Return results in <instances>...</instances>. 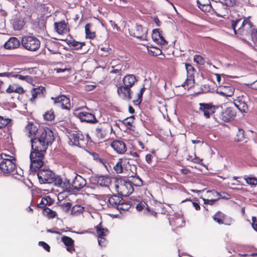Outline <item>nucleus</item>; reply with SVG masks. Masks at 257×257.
Segmentation results:
<instances>
[{
  "mask_svg": "<svg viewBox=\"0 0 257 257\" xmlns=\"http://www.w3.org/2000/svg\"><path fill=\"white\" fill-rule=\"evenodd\" d=\"M39 132L37 137L31 139L32 149L46 152L54 140L53 132L49 128H39Z\"/></svg>",
  "mask_w": 257,
  "mask_h": 257,
  "instance_id": "obj_1",
  "label": "nucleus"
},
{
  "mask_svg": "<svg viewBox=\"0 0 257 257\" xmlns=\"http://www.w3.org/2000/svg\"><path fill=\"white\" fill-rule=\"evenodd\" d=\"M2 161L0 163L1 171L6 174H10L17 179H20L23 175V171L15 164V158L5 154H0Z\"/></svg>",
  "mask_w": 257,
  "mask_h": 257,
  "instance_id": "obj_2",
  "label": "nucleus"
},
{
  "mask_svg": "<svg viewBox=\"0 0 257 257\" xmlns=\"http://www.w3.org/2000/svg\"><path fill=\"white\" fill-rule=\"evenodd\" d=\"M39 181L41 184L53 183L59 187H66L68 185V182H62V178L56 175L52 170L48 168H43L39 170L37 173Z\"/></svg>",
  "mask_w": 257,
  "mask_h": 257,
  "instance_id": "obj_3",
  "label": "nucleus"
},
{
  "mask_svg": "<svg viewBox=\"0 0 257 257\" xmlns=\"http://www.w3.org/2000/svg\"><path fill=\"white\" fill-rule=\"evenodd\" d=\"M231 27L235 34H236L237 31L238 33L244 36L251 37L254 32L252 25L248 20H244L243 21L241 19L232 20Z\"/></svg>",
  "mask_w": 257,
  "mask_h": 257,
  "instance_id": "obj_4",
  "label": "nucleus"
},
{
  "mask_svg": "<svg viewBox=\"0 0 257 257\" xmlns=\"http://www.w3.org/2000/svg\"><path fill=\"white\" fill-rule=\"evenodd\" d=\"M33 151L30 155V168L32 171H38L44 164V153L45 152H41L36 149H32Z\"/></svg>",
  "mask_w": 257,
  "mask_h": 257,
  "instance_id": "obj_5",
  "label": "nucleus"
},
{
  "mask_svg": "<svg viewBox=\"0 0 257 257\" xmlns=\"http://www.w3.org/2000/svg\"><path fill=\"white\" fill-rule=\"evenodd\" d=\"M115 188L119 195L124 196H129L134 191L132 182L124 179L117 180L115 184Z\"/></svg>",
  "mask_w": 257,
  "mask_h": 257,
  "instance_id": "obj_6",
  "label": "nucleus"
},
{
  "mask_svg": "<svg viewBox=\"0 0 257 257\" xmlns=\"http://www.w3.org/2000/svg\"><path fill=\"white\" fill-rule=\"evenodd\" d=\"M70 144L81 148H84L87 145L88 139L80 131L74 132L69 136Z\"/></svg>",
  "mask_w": 257,
  "mask_h": 257,
  "instance_id": "obj_7",
  "label": "nucleus"
},
{
  "mask_svg": "<svg viewBox=\"0 0 257 257\" xmlns=\"http://www.w3.org/2000/svg\"><path fill=\"white\" fill-rule=\"evenodd\" d=\"M22 44L27 50L30 51H36L40 47L41 43L40 40L33 36H25L22 38Z\"/></svg>",
  "mask_w": 257,
  "mask_h": 257,
  "instance_id": "obj_8",
  "label": "nucleus"
},
{
  "mask_svg": "<svg viewBox=\"0 0 257 257\" xmlns=\"http://www.w3.org/2000/svg\"><path fill=\"white\" fill-rule=\"evenodd\" d=\"M65 181L68 182V185L66 187H61L64 190H69L73 189L76 191H79L86 185V180L81 176L76 175L72 183L70 182L69 180L66 178L62 179V182H65Z\"/></svg>",
  "mask_w": 257,
  "mask_h": 257,
  "instance_id": "obj_9",
  "label": "nucleus"
},
{
  "mask_svg": "<svg viewBox=\"0 0 257 257\" xmlns=\"http://www.w3.org/2000/svg\"><path fill=\"white\" fill-rule=\"evenodd\" d=\"M110 128L112 130L107 123L101 122L93 126L92 132L98 140H104L106 138Z\"/></svg>",
  "mask_w": 257,
  "mask_h": 257,
  "instance_id": "obj_10",
  "label": "nucleus"
},
{
  "mask_svg": "<svg viewBox=\"0 0 257 257\" xmlns=\"http://www.w3.org/2000/svg\"><path fill=\"white\" fill-rule=\"evenodd\" d=\"M121 197L116 195H113L108 198L107 205L109 207L116 208L118 210H127L129 208V204H126L127 207H123V204L121 203Z\"/></svg>",
  "mask_w": 257,
  "mask_h": 257,
  "instance_id": "obj_11",
  "label": "nucleus"
},
{
  "mask_svg": "<svg viewBox=\"0 0 257 257\" xmlns=\"http://www.w3.org/2000/svg\"><path fill=\"white\" fill-rule=\"evenodd\" d=\"M75 115L81 122L94 123L98 121L94 114L87 111H83L76 112Z\"/></svg>",
  "mask_w": 257,
  "mask_h": 257,
  "instance_id": "obj_12",
  "label": "nucleus"
},
{
  "mask_svg": "<svg viewBox=\"0 0 257 257\" xmlns=\"http://www.w3.org/2000/svg\"><path fill=\"white\" fill-rule=\"evenodd\" d=\"M248 96L246 94L238 96L234 100L233 104L241 112H245L248 109L247 100Z\"/></svg>",
  "mask_w": 257,
  "mask_h": 257,
  "instance_id": "obj_13",
  "label": "nucleus"
},
{
  "mask_svg": "<svg viewBox=\"0 0 257 257\" xmlns=\"http://www.w3.org/2000/svg\"><path fill=\"white\" fill-rule=\"evenodd\" d=\"M54 100L55 104L58 106L61 107L62 109H69L70 108V100L68 97L65 95H60L57 97H51Z\"/></svg>",
  "mask_w": 257,
  "mask_h": 257,
  "instance_id": "obj_14",
  "label": "nucleus"
},
{
  "mask_svg": "<svg viewBox=\"0 0 257 257\" xmlns=\"http://www.w3.org/2000/svg\"><path fill=\"white\" fill-rule=\"evenodd\" d=\"M222 4V8L224 9V12L221 13H219L215 11L214 13L215 15L219 17L224 18L228 13V9L227 7H234L237 4V0H221L220 1Z\"/></svg>",
  "mask_w": 257,
  "mask_h": 257,
  "instance_id": "obj_15",
  "label": "nucleus"
},
{
  "mask_svg": "<svg viewBox=\"0 0 257 257\" xmlns=\"http://www.w3.org/2000/svg\"><path fill=\"white\" fill-rule=\"evenodd\" d=\"M117 92L119 96L125 100H130L132 98L131 88L124 85L117 86Z\"/></svg>",
  "mask_w": 257,
  "mask_h": 257,
  "instance_id": "obj_16",
  "label": "nucleus"
},
{
  "mask_svg": "<svg viewBox=\"0 0 257 257\" xmlns=\"http://www.w3.org/2000/svg\"><path fill=\"white\" fill-rule=\"evenodd\" d=\"M200 110L203 112L204 116L208 118L215 112V106L210 103H200Z\"/></svg>",
  "mask_w": 257,
  "mask_h": 257,
  "instance_id": "obj_17",
  "label": "nucleus"
},
{
  "mask_svg": "<svg viewBox=\"0 0 257 257\" xmlns=\"http://www.w3.org/2000/svg\"><path fill=\"white\" fill-rule=\"evenodd\" d=\"M147 30L146 28L137 24L134 30L133 36L141 40H144L147 37Z\"/></svg>",
  "mask_w": 257,
  "mask_h": 257,
  "instance_id": "obj_18",
  "label": "nucleus"
},
{
  "mask_svg": "<svg viewBox=\"0 0 257 257\" xmlns=\"http://www.w3.org/2000/svg\"><path fill=\"white\" fill-rule=\"evenodd\" d=\"M129 166L128 162L126 159H120L113 168L116 173L119 174L122 173L124 170H126Z\"/></svg>",
  "mask_w": 257,
  "mask_h": 257,
  "instance_id": "obj_19",
  "label": "nucleus"
},
{
  "mask_svg": "<svg viewBox=\"0 0 257 257\" xmlns=\"http://www.w3.org/2000/svg\"><path fill=\"white\" fill-rule=\"evenodd\" d=\"M216 91L222 96L230 97L234 93V88L231 85H224L219 86Z\"/></svg>",
  "mask_w": 257,
  "mask_h": 257,
  "instance_id": "obj_20",
  "label": "nucleus"
},
{
  "mask_svg": "<svg viewBox=\"0 0 257 257\" xmlns=\"http://www.w3.org/2000/svg\"><path fill=\"white\" fill-rule=\"evenodd\" d=\"M111 146L118 154H124L126 151L125 144L121 141H114L111 144Z\"/></svg>",
  "mask_w": 257,
  "mask_h": 257,
  "instance_id": "obj_21",
  "label": "nucleus"
},
{
  "mask_svg": "<svg viewBox=\"0 0 257 257\" xmlns=\"http://www.w3.org/2000/svg\"><path fill=\"white\" fill-rule=\"evenodd\" d=\"M235 116V113L231 107H228L221 114V118L225 122L233 119Z\"/></svg>",
  "mask_w": 257,
  "mask_h": 257,
  "instance_id": "obj_22",
  "label": "nucleus"
},
{
  "mask_svg": "<svg viewBox=\"0 0 257 257\" xmlns=\"http://www.w3.org/2000/svg\"><path fill=\"white\" fill-rule=\"evenodd\" d=\"M26 130L28 133V136L31 138H36L39 134V129L38 128L37 126L33 123H29L26 127Z\"/></svg>",
  "mask_w": 257,
  "mask_h": 257,
  "instance_id": "obj_23",
  "label": "nucleus"
},
{
  "mask_svg": "<svg viewBox=\"0 0 257 257\" xmlns=\"http://www.w3.org/2000/svg\"><path fill=\"white\" fill-rule=\"evenodd\" d=\"M137 81V78L134 74H127L122 78L123 85L130 88L132 87Z\"/></svg>",
  "mask_w": 257,
  "mask_h": 257,
  "instance_id": "obj_24",
  "label": "nucleus"
},
{
  "mask_svg": "<svg viewBox=\"0 0 257 257\" xmlns=\"http://www.w3.org/2000/svg\"><path fill=\"white\" fill-rule=\"evenodd\" d=\"M20 45V41L17 38L11 37L5 43L4 46L7 49H12L18 48Z\"/></svg>",
  "mask_w": 257,
  "mask_h": 257,
  "instance_id": "obj_25",
  "label": "nucleus"
},
{
  "mask_svg": "<svg viewBox=\"0 0 257 257\" xmlns=\"http://www.w3.org/2000/svg\"><path fill=\"white\" fill-rule=\"evenodd\" d=\"M185 67L187 74V82L190 81L191 83L189 85H191L193 83H194V77L195 69L191 64L187 63L185 64Z\"/></svg>",
  "mask_w": 257,
  "mask_h": 257,
  "instance_id": "obj_26",
  "label": "nucleus"
},
{
  "mask_svg": "<svg viewBox=\"0 0 257 257\" xmlns=\"http://www.w3.org/2000/svg\"><path fill=\"white\" fill-rule=\"evenodd\" d=\"M209 0H197V4L199 9L204 12L210 11L212 7L209 4Z\"/></svg>",
  "mask_w": 257,
  "mask_h": 257,
  "instance_id": "obj_27",
  "label": "nucleus"
},
{
  "mask_svg": "<svg viewBox=\"0 0 257 257\" xmlns=\"http://www.w3.org/2000/svg\"><path fill=\"white\" fill-rule=\"evenodd\" d=\"M6 92L8 93H17L18 94H23L25 91L24 88L17 84H12L9 86L6 89Z\"/></svg>",
  "mask_w": 257,
  "mask_h": 257,
  "instance_id": "obj_28",
  "label": "nucleus"
},
{
  "mask_svg": "<svg viewBox=\"0 0 257 257\" xmlns=\"http://www.w3.org/2000/svg\"><path fill=\"white\" fill-rule=\"evenodd\" d=\"M62 241L64 244L67 246V250L70 252L74 251V240L70 237L63 236L62 237Z\"/></svg>",
  "mask_w": 257,
  "mask_h": 257,
  "instance_id": "obj_29",
  "label": "nucleus"
},
{
  "mask_svg": "<svg viewBox=\"0 0 257 257\" xmlns=\"http://www.w3.org/2000/svg\"><path fill=\"white\" fill-rule=\"evenodd\" d=\"M96 181L100 186L108 187L111 183V179L109 176H100L96 178Z\"/></svg>",
  "mask_w": 257,
  "mask_h": 257,
  "instance_id": "obj_30",
  "label": "nucleus"
},
{
  "mask_svg": "<svg viewBox=\"0 0 257 257\" xmlns=\"http://www.w3.org/2000/svg\"><path fill=\"white\" fill-rule=\"evenodd\" d=\"M152 38L155 41L161 45H165L167 43L159 30L156 29L153 30Z\"/></svg>",
  "mask_w": 257,
  "mask_h": 257,
  "instance_id": "obj_31",
  "label": "nucleus"
},
{
  "mask_svg": "<svg viewBox=\"0 0 257 257\" xmlns=\"http://www.w3.org/2000/svg\"><path fill=\"white\" fill-rule=\"evenodd\" d=\"M55 29L59 34H63L67 32V26L64 21L59 23H55Z\"/></svg>",
  "mask_w": 257,
  "mask_h": 257,
  "instance_id": "obj_32",
  "label": "nucleus"
},
{
  "mask_svg": "<svg viewBox=\"0 0 257 257\" xmlns=\"http://www.w3.org/2000/svg\"><path fill=\"white\" fill-rule=\"evenodd\" d=\"M98 237H105L108 233L107 228L104 227L101 223H99L95 227Z\"/></svg>",
  "mask_w": 257,
  "mask_h": 257,
  "instance_id": "obj_33",
  "label": "nucleus"
},
{
  "mask_svg": "<svg viewBox=\"0 0 257 257\" xmlns=\"http://www.w3.org/2000/svg\"><path fill=\"white\" fill-rule=\"evenodd\" d=\"M44 90H45V88L43 87L33 88L31 91L32 97L30 99V101H33L38 96L42 95Z\"/></svg>",
  "mask_w": 257,
  "mask_h": 257,
  "instance_id": "obj_34",
  "label": "nucleus"
},
{
  "mask_svg": "<svg viewBox=\"0 0 257 257\" xmlns=\"http://www.w3.org/2000/svg\"><path fill=\"white\" fill-rule=\"evenodd\" d=\"M0 76H6V77H16L18 78L19 79L22 80H25L26 78V76H23L22 75L17 74L13 72H4L0 73Z\"/></svg>",
  "mask_w": 257,
  "mask_h": 257,
  "instance_id": "obj_35",
  "label": "nucleus"
},
{
  "mask_svg": "<svg viewBox=\"0 0 257 257\" xmlns=\"http://www.w3.org/2000/svg\"><path fill=\"white\" fill-rule=\"evenodd\" d=\"M92 24L88 23L85 26V31L86 38L92 39L95 37V33L91 30Z\"/></svg>",
  "mask_w": 257,
  "mask_h": 257,
  "instance_id": "obj_36",
  "label": "nucleus"
},
{
  "mask_svg": "<svg viewBox=\"0 0 257 257\" xmlns=\"http://www.w3.org/2000/svg\"><path fill=\"white\" fill-rule=\"evenodd\" d=\"M52 204V201L50 198L43 197L40 203L38 204V207L39 208H44L45 207H46V205H50Z\"/></svg>",
  "mask_w": 257,
  "mask_h": 257,
  "instance_id": "obj_37",
  "label": "nucleus"
},
{
  "mask_svg": "<svg viewBox=\"0 0 257 257\" xmlns=\"http://www.w3.org/2000/svg\"><path fill=\"white\" fill-rule=\"evenodd\" d=\"M43 213L49 218H55L57 215V213L52 210L48 207H45L43 209Z\"/></svg>",
  "mask_w": 257,
  "mask_h": 257,
  "instance_id": "obj_38",
  "label": "nucleus"
},
{
  "mask_svg": "<svg viewBox=\"0 0 257 257\" xmlns=\"http://www.w3.org/2000/svg\"><path fill=\"white\" fill-rule=\"evenodd\" d=\"M43 117L44 119L48 121H52L55 118V114L54 111L51 109L49 110H47L45 113L43 114Z\"/></svg>",
  "mask_w": 257,
  "mask_h": 257,
  "instance_id": "obj_39",
  "label": "nucleus"
},
{
  "mask_svg": "<svg viewBox=\"0 0 257 257\" xmlns=\"http://www.w3.org/2000/svg\"><path fill=\"white\" fill-rule=\"evenodd\" d=\"M24 25V21L20 19H16L13 23L14 28L16 30H20Z\"/></svg>",
  "mask_w": 257,
  "mask_h": 257,
  "instance_id": "obj_40",
  "label": "nucleus"
},
{
  "mask_svg": "<svg viewBox=\"0 0 257 257\" xmlns=\"http://www.w3.org/2000/svg\"><path fill=\"white\" fill-rule=\"evenodd\" d=\"M224 214L221 212L216 213L213 216L214 220L219 224H223Z\"/></svg>",
  "mask_w": 257,
  "mask_h": 257,
  "instance_id": "obj_41",
  "label": "nucleus"
},
{
  "mask_svg": "<svg viewBox=\"0 0 257 257\" xmlns=\"http://www.w3.org/2000/svg\"><path fill=\"white\" fill-rule=\"evenodd\" d=\"M244 179L246 183L251 186H255L257 185V178L252 177L244 176Z\"/></svg>",
  "mask_w": 257,
  "mask_h": 257,
  "instance_id": "obj_42",
  "label": "nucleus"
},
{
  "mask_svg": "<svg viewBox=\"0 0 257 257\" xmlns=\"http://www.w3.org/2000/svg\"><path fill=\"white\" fill-rule=\"evenodd\" d=\"M244 138V134L243 130L241 128H238V132L236 133V137L235 138V141H242Z\"/></svg>",
  "mask_w": 257,
  "mask_h": 257,
  "instance_id": "obj_43",
  "label": "nucleus"
},
{
  "mask_svg": "<svg viewBox=\"0 0 257 257\" xmlns=\"http://www.w3.org/2000/svg\"><path fill=\"white\" fill-rule=\"evenodd\" d=\"M134 117L133 116L130 117H127L123 119L122 121V123L126 126L128 128L132 126V124L134 122Z\"/></svg>",
  "mask_w": 257,
  "mask_h": 257,
  "instance_id": "obj_44",
  "label": "nucleus"
},
{
  "mask_svg": "<svg viewBox=\"0 0 257 257\" xmlns=\"http://www.w3.org/2000/svg\"><path fill=\"white\" fill-rule=\"evenodd\" d=\"M121 67L122 66L121 65H116L115 67L112 66V69L110 71V73L120 75Z\"/></svg>",
  "mask_w": 257,
  "mask_h": 257,
  "instance_id": "obj_45",
  "label": "nucleus"
},
{
  "mask_svg": "<svg viewBox=\"0 0 257 257\" xmlns=\"http://www.w3.org/2000/svg\"><path fill=\"white\" fill-rule=\"evenodd\" d=\"M11 120L9 118H5L0 116V128H3L8 125Z\"/></svg>",
  "mask_w": 257,
  "mask_h": 257,
  "instance_id": "obj_46",
  "label": "nucleus"
},
{
  "mask_svg": "<svg viewBox=\"0 0 257 257\" xmlns=\"http://www.w3.org/2000/svg\"><path fill=\"white\" fill-rule=\"evenodd\" d=\"M133 186H141L143 185V181L139 177H136L133 178Z\"/></svg>",
  "mask_w": 257,
  "mask_h": 257,
  "instance_id": "obj_47",
  "label": "nucleus"
},
{
  "mask_svg": "<svg viewBox=\"0 0 257 257\" xmlns=\"http://www.w3.org/2000/svg\"><path fill=\"white\" fill-rule=\"evenodd\" d=\"M98 242L99 246L104 247L107 244V240L104 237H98Z\"/></svg>",
  "mask_w": 257,
  "mask_h": 257,
  "instance_id": "obj_48",
  "label": "nucleus"
},
{
  "mask_svg": "<svg viewBox=\"0 0 257 257\" xmlns=\"http://www.w3.org/2000/svg\"><path fill=\"white\" fill-rule=\"evenodd\" d=\"M100 50L104 52L101 55L103 56H106L112 52V50L109 47H101Z\"/></svg>",
  "mask_w": 257,
  "mask_h": 257,
  "instance_id": "obj_49",
  "label": "nucleus"
},
{
  "mask_svg": "<svg viewBox=\"0 0 257 257\" xmlns=\"http://www.w3.org/2000/svg\"><path fill=\"white\" fill-rule=\"evenodd\" d=\"M194 61L199 64H203L204 63V59L203 57L199 55H195L194 56Z\"/></svg>",
  "mask_w": 257,
  "mask_h": 257,
  "instance_id": "obj_50",
  "label": "nucleus"
},
{
  "mask_svg": "<svg viewBox=\"0 0 257 257\" xmlns=\"http://www.w3.org/2000/svg\"><path fill=\"white\" fill-rule=\"evenodd\" d=\"M71 206L72 204L70 202L64 203L61 205V207L62 208V210L66 212H68L70 210Z\"/></svg>",
  "mask_w": 257,
  "mask_h": 257,
  "instance_id": "obj_51",
  "label": "nucleus"
},
{
  "mask_svg": "<svg viewBox=\"0 0 257 257\" xmlns=\"http://www.w3.org/2000/svg\"><path fill=\"white\" fill-rule=\"evenodd\" d=\"M39 245L42 246L47 251H50V247L47 243L44 241H39Z\"/></svg>",
  "mask_w": 257,
  "mask_h": 257,
  "instance_id": "obj_52",
  "label": "nucleus"
},
{
  "mask_svg": "<svg viewBox=\"0 0 257 257\" xmlns=\"http://www.w3.org/2000/svg\"><path fill=\"white\" fill-rule=\"evenodd\" d=\"M142 96H143V94L141 93H139L138 94V99L137 100L134 101V103L136 105L140 104L142 101Z\"/></svg>",
  "mask_w": 257,
  "mask_h": 257,
  "instance_id": "obj_53",
  "label": "nucleus"
},
{
  "mask_svg": "<svg viewBox=\"0 0 257 257\" xmlns=\"http://www.w3.org/2000/svg\"><path fill=\"white\" fill-rule=\"evenodd\" d=\"M72 45L75 48L79 49L82 47V44L79 42L74 41L72 42Z\"/></svg>",
  "mask_w": 257,
  "mask_h": 257,
  "instance_id": "obj_54",
  "label": "nucleus"
},
{
  "mask_svg": "<svg viewBox=\"0 0 257 257\" xmlns=\"http://www.w3.org/2000/svg\"><path fill=\"white\" fill-rule=\"evenodd\" d=\"M252 40L255 43H257V30L254 31L251 36Z\"/></svg>",
  "mask_w": 257,
  "mask_h": 257,
  "instance_id": "obj_55",
  "label": "nucleus"
},
{
  "mask_svg": "<svg viewBox=\"0 0 257 257\" xmlns=\"http://www.w3.org/2000/svg\"><path fill=\"white\" fill-rule=\"evenodd\" d=\"M145 205L146 203L145 202L139 203L136 206V209L138 211H141L145 206Z\"/></svg>",
  "mask_w": 257,
  "mask_h": 257,
  "instance_id": "obj_56",
  "label": "nucleus"
},
{
  "mask_svg": "<svg viewBox=\"0 0 257 257\" xmlns=\"http://www.w3.org/2000/svg\"><path fill=\"white\" fill-rule=\"evenodd\" d=\"M156 51H152V50H150V52L153 54V55L157 56L160 55L161 53V51L159 49H155Z\"/></svg>",
  "mask_w": 257,
  "mask_h": 257,
  "instance_id": "obj_57",
  "label": "nucleus"
},
{
  "mask_svg": "<svg viewBox=\"0 0 257 257\" xmlns=\"http://www.w3.org/2000/svg\"><path fill=\"white\" fill-rule=\"evenodd\" d=\"M146 161L148 164H151L152 161V155L149 154L146 156Z\"/></svg>",
  "mask_w": 257,
  "mask_h": 257,
  "instance_id": "obj_58",
  "label": "nucleus"
},
{
  "mask_svg": "<svg viewBox=\"0 0 257 257\" xmlns=\"http://www.w3.org/2000/svg\"><path fill=\"white\" fill-rule=\"evenodd\" d=\"M109 23L111 24V27L113 29H116L117 31H120V28L117 26V25L112 21H110Z\"/></svg>",
  "mask_w": 257,
  "mask_h": 257,
  "instance_id": "obj_59",
  "label": "nucleus"
},
{
  "mask_svg": "<svg viewBox=\"0 0 257 257\" xmlns=\"http://www.w3.org/2000/svg\"><path fill=\"white\" fill-rule=\"evenodd\" d=\"M216 200V199H204V203L207 204H210L212 205L213 204V203Z\"/></svg>",
  "mask_w": 257,
  "mask_h": 257,
  "instance_id": "obj_60",
  "label": "nucleus"
},
{
  "mask_svg": "<svg viewBox=\"0 0 257 257\" xmlns=\"http://www.w3.org/2000/svg\"><path fill=\"white\" fill-rule=\"evenodd\" d=\"M52 43H55V42L54 41H49L48 42H46V47H47V48L49 50V51H51L52 50H51L50 49V45L52 44Z\"/></svg>",
  "mask_w": 257,
  "mask_h": 257,
  "instance_id": "obj_61",
  "label": "nucleus"
},
{
  "mask_svg": "<svg viewBox=\"0 0 257 257\" xmlns=\"http://www.w3.org/2000/svg\"><path fill=\"white\" fill-rule=\"evenodd\" d=\"M25 81H27V82H28L29 83H31L33 82V79L32 77H31L30 76H26V79L25 80Z\"/></svg>",
  "mask_w": 257,
  "mask_h": 257,
  "instance_id": "obj_62",
  "label": "nucleus"
},
{
  "mask_svg": "<svg viewBox=\"0 0 257 257\" xmlns=\"http://www.w3.org/2000/svg\"><path fill=\"white\" fill-rule=\"evenodd\" d=\"M192 203L196 210H199L200 209V205L198 203L194 202H192Z\"/></svg>",
  "mask_w": 257,
  "mask_h": 257,
  "instance_id": "obj_63",
  "label": "nucleus"
},
{
  "mask_svg": "<svg viewBox=\"0 0 257 257\" xmlns=\"http://www.w3.org/2000/svg\"><path fill=\"white\" fill-rule=\"evenodd\" d=\"M0 15L5 17L7 16V13L5 10H4L3 9H0Z\"/></svg>",
  "mask_w": 257,
  "mask_h": 257,
  "instance_id": "obj_64",
  "label": "nucleus"
}]
</instances>
